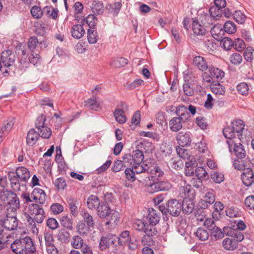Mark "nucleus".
Wrapping results in <instances>:
<instances>
[{
    "instance_id": "obj_1",
    "label": "nucleus",
    "mask_w": 254,
    "mask_h": 254,
    "mask_svg": "<svg viewBox=\"0 0 254 254\" xmlns=\"http://www.w3.org/2000/svg\"><path fill=\"white\" fill-rule=\"evenodd\" d=\"M19 207V200L15 193L11 194L6 206L0 204V223L6 229L14 230L17 228L19 220L16 214Z\"/></svg>"
},
{
    "instance_id": "obj_2",
    "label": "nucleus",
    "mask_w": 254,
    "mask_h": 254,
    "mask_svg": "<svg viewBox=\"0 0 254 254\" xmlns=\"http://www.w3.org/2000/svg\"><path fill=\"white\" fill-rule=\"evenodd\" d=\"M12 251L15 254H33L36 251L35 245L32 238L22 236L11 244Z\"/></svg>"
},
{
    "instance_id": "obj_3",
    "label": "nucleus",
    "mask_w": 254,
    "mask_h": 254,
    "mask_svg": "<svg viewBox=\"0 0 254 254\" xmlns=\"http://www.w3.org/2000/svg\"><path fill=\"white\" fill-rule=\"evenodd\" d=\"M244 127L245 125L242 120L235 121L232 122L231 127H227L223 129V134L227 139H244L243 131Z\"/></svg>"
},
{
    "instance_id": "obj_4",
    "label": "nucleus",
    "mask_w": 254,
    "mask_h": 254,
    "mask_svg": "<svg viewBox=\"0 0 254 254\" xmlns=\"http://www.w3.org/2000/svg\"><path fill=\"white\" fill-rule=\"evenodd\" d=\"M159 210L165 215L169 213L173 216H178L182 211V203L176 199H171L168 201L166 205L160 204L158 206Z\"/></svg>"
},
{
    "instance_id": "obj_5",
    "label": "nucleus",
    "mask_w": 254,
    "mask_h": 254,
    "mask_svg": "<svg viewBox=\"0 0 254 254\" xmlns=\"http://www.w3.org/2000/svg\"><path fill=\"white\" fill-rule=\"evenodd\" d=\"M28 212L29 217H27V221H35L37 223H41L46 217L43 207L38 204H29Z\"/></svg>"
},
{
    "instance_id": "obj_6",
    "label": "nucleus",
    "mask_w": 254,
    "mask_h": 254,
    "mask_svg": "<svg viewBox=\"0 0 254 254\" xmlns=\"http://www.w3.org/2000/svg\"><path fill=\"white\" fill-rule=\"evenodd\" d=\"M243 139L236 138L228 139L227 143L228 144L230 152H233L239 159L245 158L246 156V151L244 146L241 143Z\"/></svg>"
},
{
    "instance_id": "obj_7",
    "label": "nucleus",
    "mask_w": 254,
    "mask_h": 254,
    "mask_svg": "<svg viewBox=\"0 0 254 254\" xmlns=\"http://www.w3.org/2000/svg\"><path fill=\"white\" fill-rule=\"evenodd\" d=\"M46 117L43 114L39 116L35 122V127L39 131V136L44 138H49L51 135L52 131L45 124Z\"/></svg>"
},
{
    "instance_id": "obj_8",
    "label": "nucleus",
    "mask_w": 254,
    "mask_h": 254,
    "mask_svg": "<svg viewBox=\"0 0 254 254\" xmlns=\"http://www.w3.org/2000/svg\"><path fill=\"white\" fill-rule=\"evenodd\" d=\"M143 159L142 152L138 149L133 151L132 154H126L123 156L124 162L131 166L141 163Z\"/></svg>"
},
{
    "instance_id": "obj_9",
    "label": "nucleus",
    "mask_w": 254,
    "mask_h": 254,
    "mask_svg": "<svg viewBox=\"0 0 254 254\" xmlns=\"http://www.w3.org/2000/svg\"><path fill=\"white\" fill-rule=\"evenodd\" d=\"M176 151L179 156L184 160L188 161L185 162L186 167L187 168L196 166V160L193 156L189 154V151L183 148L178 147Z\"/></svg>"
},
{
    "instance_id": "obj_10",
    "label": "nucleus",
    "mask_w": 254,
    "mask_h": 254,
    "mask_svg": "<svg viewBox=\"0 0 254 254\" xmlns=\"http://www.w3.org/2000/svg\"><path fill=\"white\" fill-rule=\"evenodd\" d=\"M0 61L4 68L8 70L15 61L14 54L9 50L4 51L1 54Z\"/></svg>"
},
{
    "instance_id": "obj_11",
    "label": "nucleus",
    "mask_w": 254,
    "mask_h": 254,
    "mask_svg": "<svg viewBox=\"0 0 254 254\" xmlns=\"http://www.w3.org/2000/svg\"><path fill=\"white\" fill-rule=\"evenodd\" d=\"M244 159L238 158L234 160L233 166L235 169L238 170L245 171L247 168L254 167V163L250 159L248 158Z\"/></svg>"
},
{
    "instance_id": "obj_12",
    "label": "nucleus",
    "mask_w": 254,
    "mask_h": 254,
    "mask_svg": "<svg viewBox=\"0 0 254 254\" xmlns=\"http://www.w3.org/2000/svg\"><path fill=\"white\" fill-rule=\"evenodd\" d=\"M117 236L113 234H109L106 236L101 238L99 247L101 250H103L109 248L110 246L114 245Z\"/></svg>"
},
{
    "instance_id": "obj_13",
    "label": "nucleus",
    "mask_w": 254,
    "mask_h": 254,
    "mask_svg": "<svg viewBox=\"0 0 254 254\" xmlns=\"http://www.w3.org/2000/svg\"><path fill=\"white\" fill-rule=\"evenodd\" d=\"M225 235L233 238V240L238 242H241L244 238L243 234L240 231L235 229L231 227H224Z\"/></svg>"
},
{
    "instance_id": "obj_14",
    "label": "nucleus",
    "mask_w": 254,
    "mask_h": 254,
    "mask_svg": "<svg viewBox=\"0 0 254 254\" xmlns=\"http://www.w3.org/2000/svg\"><path fill=\"white\" fill-rule=\"evenodd\" d=\"M31 197L35 202L43 204L46 199V194L44 190L40 188H35L31 193Z\"/></svg>"
},
{
    "instance_id": "obj_15",
    "label": "nucleus",
    "mask_w": 254,
    "mask_h": 254,
    "mask_svg": "<svg viewBox=\"0 0 254 254\" xmlns=\"http://www.w3.org/2000/svg\"><path fill=\"white\" fill-rule=\"evenodd\" d=\"M252 168H247L241 176L243 184L247 187L251 186L254 182V175Z\"/></svg>"
},
{
    "instance_id": "obj_16",
    "label": "nucleus",
    "mask_w": 254,
    "mask_h": 254,
    "mask_svg": "<svg viewBox=\"0 0 254 254\" xmlns=\"http://www.w3.org/2000/svg\"><path fill=\"white\" fill-rule=\"evenodd\" d=\"M176 139L178 144L183 147L190 145L191 142L190 133L187 132H179L176 135Z\"/></svg>"
},
{
    "instance_id": "obj_17",
    "label": "nucleus",
    "mask_w": 254,
    "mask_h": 254,
    "mask_svg": "<svg viewBox=\"0 0 254 254\" xmlns=\"http://www.w3.org/2000/svg\"><path fill=\"white\" fill-rule=\"evenodd\" d=\"M148 211L146 222L154 225H157L160 219V213L153 208H149Z\"/></svg>"
},
{
    "instance_id": "obj_18",
    "label": "nucleus",
    "mask_w": 254,
    "mask_h": 254,
    "mask_svg": "<svg viewBox=\"0 0 254 254\" xmlns=\"http://www.w3.org/2000/svg\"><path fill=\"white\" fill-rule=\"evenodd\" d=\"M150 175L152 179L158 180V178L162 177L164 175L163 171L156 165H152L147 167V175Z\"/></svg>"
},
{
    "instance_id": "obj_19",
    "label": "nucleus",
    "mask_w": 254,
    "mask_h": 254,
    "mask_svg": "<svg viewBox=\"0 0 254 254\" xmlns=\"http://www.w3.org/2000/svg\"><path fill=\"white\" fill-rule=\"evenodd\" d=\"M97 215L101 218H106L113 211L106 201L101 202V204L97 207Z\"/></svg>"
},
{
    "instance_id": "obj_20",
    "label": "nucleus",
    "mask_w": 254,
    "mask_h": 254,
    "mask_svg": "<svg viewBox=\"0 0 254 254\" xmlns=\"http://www.w3.org/2000/svg\"><path fill=\"white\" fill-rule=\"evenodd\" d=\"M208 72L211 74L214 82L219 81L224 77L225 73L222 70L214 66H209Z\"/></svg>"
},
{
    "instance_id": "obj_21",
    "label": "nucleus",
    "mask_w": 254,
    "mask_h": 254,
    "mask_svg": "<svg viewBox=\"0 0 254 254\" xmlns=\"http://www.w3.org/2000/svg\"><path fill=\"white\" fill-rule=\"evenodd\" d=\"M214 194L211 190L208 191L203 196V199L200 202L201 207L205 209L208 207V204L210 205L215 202Z\"/></svg>"
},
{
    "instance_id": "obj_22",
    "label": "nucleus",
    "mask_w": 254,
    "mask_h": 254,
    "mask_svg": "<svg viewBox=\"0 0 254 254\" xmlns=\"http://www.w3.org/2000/svg\"><path fill=\"white\" fill-rule=\"evenodd\" d=\"M193 64L202 71H205L209 67L206 60L201 56L195 57L193 60Z\"/></svg>"
},
{
    "instance_id": "obj_23",
    "label": "nucleus",
    "mask_w": 254,
    "mask_h": 254,
    "mask_svg": "<svg viewBox=\"0 0 254 254\" xmlns=\"http://www.w3.org/2000/svg\"><path fill=\"white\" fill-rule=\"evenodd\" d=\"M72 37L76 39L81 38L85 33V30L81 24H76L71 29Z\"/></svg>"
},
{
    "instance_id": "obj_24",
    "label": "nucleus",
    "mask_w": 254,
    "mask_h": 254,
    "mask_svg": "<svg viewBox=\"0 0 254 254\" xmlns=\"http://www.w3.org/2000/svg\"><path fill=\"white\" fill-rule=\"evenodd\" d=\"M92 12L95 15H101L105 10L103 3L99 0H94L90 5Z\"/></svg>"
},
{
    "instance_id": "obj_25",
    "label": "nucleus",
    "mask_w": 254,
    "mask_h": 254,
    "mask_svg": "<svg viewBox=\"0 0 254 254\" xmlns=\"http://www.w3.org/2000/svg\"><path fill=\"white\" fill-rule=\"evenodd\" d=\"M15 173L19 177L21 182H26L30 178V175L29 170L24 167H20L16 169Z\"/></svg>"
},
{
    "instance_id": "obj_26",
    "label": "nucleus",
    "mask_w": 254,
    "mask_h": 254,
    "mask_svg": "<svg viewBox=\"0 0 254 254\" xmlns=\"http://www.w3.org/2000/svg\"><path fill=\"white\" fill-rule=\"evenodd\" d=\"M192 29L194 34L196 35H204L206 33V30L196 19H192Z\"/></svg>"
},
{
    "instance_id": "obj_27",
    "label": "nucleus",
    "mask_w": 254,
    "mask_h": 254,
    "mask_svg": "<svg viewBox=\"0 0 254 254\" xmlns=\"http://www.w3.org/2000/svg\"><path fill=\"white\" fill-rule=\"evenodd\" d=\"M182 206V210L186 214H190L194 209V207L193 201L190 198L184 199Z\"/></svg>"
},
{
    "instance_id": "obj_28",
    "label": "nucleus",
    "mask_w": 254,
    "mask_h": 254,
    "mask_svg": "<svg viewBox=\"0 0 254 254\" xmlns=\"http://www.w3.org/2000/svg\"><path fill=\"white\" fill-rule=\"evenodd\" d=\"M14 172H10L8 173V177L10 182L12 189L14 191H19L20 190V179L19 177Z\"/></svg>"
},
{
    "instance_id": "obj_29",
    "label": "nucleus",
    "mask_w": 254,
    "mask_h": 254,
    "mask_svg": "<svg viewBox=\"0 0 254 254\" xmlns=\"http://www.w3.org/2000/svg\"><path fill=\"white\" fill-rule=\"evenodd\" d=\"M39 134L37 132L35 129L32 128L27 133L26 137V142L27 144L30 146H33L39 138Z\"/></svg>"
},
{
    "instance_id": "obj_30",
    "label": "nucleus",
    "mask_w": 254,
    "mask_h": 254,
    "mask_svg": "<svg viewBox=\"0 0 254 254\" xmlns=\"http://www.w3.org/2000/svg\"><path fill=\"white\" fill-rule=\"evenodd\" d=\"M182 121L180 118L174 117L169 121V127L172 131L177 132L182 128Z\"/></svg>"
},
{
    "instance_id": "obj_31",
    "label": "nucleus",
    "mask_w": 254,
    "mask_h": 254,
    "mask_svg": "<svg viewBox=\"0 0 254 254\" xmlns=\"http://www.w3.org/2000/svg\"><path fill=\"white\" fill-rule=\"evenodd\" d=\"M87 207L90 209H97V207L101 204L98 197L95 195L90 196L87 200Z\"/></svg>"
},
{
    "instance_id": "obj_32",
    "label": "nucleus",
    "mask_w": 254,
    "mask_h": 254,
    "mask_svg": "<svg viewBox=\"0 0 254 254\" xmlns=\"http://www.w3.org/2000/svg\"><path fill=\"white\" fill-rule=\"evenodd\" d=\"M224 248L228 251H234L238 247V244L232 238H226L222 242Z\"/></svg>"
},
{
    "instance_id": "obj_33",
    "label": "nucleus",
    "mask_w": 254,
    "mask_h": 254,
    "mask_svg": "<svg viewBox=\"0 0 254 254\" xmlns=\"http://www.w3.org/2000/svg\"><path fill=\"white\" fill-rule=\"evenodd\" d=\"M67 203L69 207L70 211L71 214L74 216H76L78 214V207L77 204H78L77 200L74 199L71 197L68 198L67 199Z\"/></svg>"
},
{
    "instance_id": "obj_34",
    "label": "nucleus",
    "mask_w": 254,
    "mask_h": 254,
    "mask_svg": "<svg viewBox=\"0 0 254 254\" xmlns=\"http://www.w3.org/2000/svg\"><path fill=\"white\" fill-rule=\"evenodd\" d=\"M194 193V190L190 185H186L180 188V194L185 198H190Z\"/></svg>"
},
{
    "instance_id": "obj_35",
    "label": "nucleus",
    "mask_w": 254,
    "mask_h": 254,
    "mask_svg": "<svg viewBox=\"0 0 254 254\" xmlns=\"http://www.w3.org/2000/svg\"><path fill=\"white\" fill-rule=\"evenodd\" d=\"M122 7V3L121 2H116L112 4H108L106 8L109 13H112L114 16H116L121 8Z\"/></svg>"
},
{
    "instance_id": "obj_36",
    "label": "nucleus",
    "mask_w": 254,
    "mask_h": 254,
    "mask_svg": "<svg viewBox=\"0 0 254 254\" xmlns=\"http://www.w3.org/2000/svg\"><path fill=\"white\" fill-rule=\"evenodd\" d=\"M114 116L116 121L119 124H124L127 121L124 111L119 108L115 109L114 112Z\"/></svg>"
},
{
    "instance_id": "obj_37",
    "label": "nucleus",
    "mask_w": 254,
    "mask_h": 254,
    "mask_svg": "<svg viewBox=\"0 0 254 254\" xmlns=\"http://www.w3.org/2000/svg\"><path fill=\"white\" fill-rule=\"evenodd\" d=\"M176 114L180 118L181 121L185 122L190 117L189 114L187 112V108L184 106L179 107L177 109Z\"/></svg>"
},
{
    "instance_id": "obj_38",
    "label": "nucleus",
    "mask_w": 254,
    "mask_h": 254,
    "mask_svg": "<svg viewBox=\"0 0 254 254\" xmlns=\"http://www.w3.org/2000/svg\"><path fill=\"white\" fill-rule=\"evenodd\" d=\"M86 244L79 236H74L71 240V245L75 249H81Z\"/></svg>"
},
{
    "instance_id": "obj_39",
    "label": "nucleus",
    "mask_w": 254,
    "mask_h": 254,
    "mask_svg": "<svg viewBox=\"0 0 254 254\" xmlns=\"http://www.w3.org/2000/svg\"><path fill=\"white\" fill-rule=\"evenodd\" d=\"M131 237L130 233L128 231L125 230L120 233L119 237H117L118 239V244L120 246H123L127 243Z\"/></svg>"
},
{
    "instance_id": "obj_40",
    "label": "nucleus",
    "mask_w": 254,
    "mask_h": 254,
    "mask_svg": "<svg viewBox=\"0 0 254 254\" xmlns=\"http://www.w3.org/2000/svg\"><path fill=\"white\" fill-rule=\"evenodd\" d=\"M81 216L83 217L84 221L86 223L88 227H93L95 225V221L93 217L87 211H83L81 212Z\"/></svg>"
},
{
    "instance_id": "obj_41",
    "label": "nucleus",
    "mask_w": 254,
    "mask_h": 254,
    "mask_svg": "<svg viewBox=\"0 0 254 254\" xmlns=\"http://www.w3.org/2000/svg\"><path fill=\"white\" fill-rule=\"evenodd\" d=\"M211 34L216 39L222 38L224 31L221 25H215L211 28Z\"/></svg>"
},
{
    "instance_id": "obj_42",
    "label": "nucleus",
    "mask_w": 254,
    "mask_h": 254,
    "mask_svg": "<svg viewBox=\"0 0 254 254\" xmlns=\"http://www.w3.org/2000/svg\"><path fill=\"white\" fill-rule=\"evenodd\" d=\"M85 106L91 110H97L100 108L101 104L96 98H90L84 102Z\"/></svg>"
},
{
    "instance_id": "obj_43",
    "label": "nucleus",
    "mask_w": 254,
    "mask_h": 254,
    "mask_svg": "<svg viewBox=\"0 0 254 254\" xmlns=\"http://www.w3.org/2000/svg\"><path fill=\"white\" fill-rule=\"evenodd\" d=\"M156 225L146 222L144 232L148 237H152L157 234V231L155 227Z\"/></svg>"
},
{
    "instance_id": "obj_44",
    "label": "nucleus",
    "mask_w": 254,
    "mask_h": 254,
    "mask_svg": "<svg viewBox=\"0 0 254 254\" xmlns=\"http://www.w3.org/2000/svg\"><path fill=\"white\" fill-rule=\"evenodd\" d=\"M210 231H211V237L215 240L223 238L224 235L225 234L224 229L222 231L220 228L217 227L216 225Z\"/></svg>"
},
{
    "instance_id": "obj_45",
    "label": "nucleus",
    "mask_w": 254,
    "mask_h": 254,
    "mask_svg": "<svg viewBox=\"0 0 254 254\" xmlns=\"http://www.w3.org/2000/svg\"><path fill=\"white\" fill-rule=\"evenodd\" d=\"M98 34L96 30L93 29H89L88 30L87 40L90 44H95L98 41Z\"/></svg>"
},
{
    "instance_id": "obj_46",
    "label": "nucleus",
    "mask_w": 254,
    "mask_h": 254,
    "mask_svg": "<svg viewBox=\"0 0 254 254\" xmlns=\"http://www.w3.org/2000/svg\"><path fill=\"white\" fill-rule=\"evenodd\" d=\"M211 91L215 95H223L225 94V88L219 82L211 86Z\"/></svg>"
},
{
    "instance_id": "obj_47",
    "label": "nucleus",
    "mask_w": 254,
    "mask_h": 254,
    "mask_svg": "<svg viewBox=\"0 0 254 254\" xmlns=\"http://www.w3.org/2000/svg\"><path fill=\"white\" fill-rule=\"evenodd\" d=\"M196 236L201 241H205L209 237L208 231L202 228H198L195 232Z\"/></svg>"
},
{
    "instance_id": "obj_48",
    "label": "nucleus",
    "mask_w": 254,
    "mask_h": 254,
    "mask_svg": "<svg viewBox=\"0 0 254 254\" xmlns=\"http://www.w3.org/2000/svg\"><path fill=\"white\" fill-rule=\"evenodd\" d=\"M69 237V233L64 229H61L58 234V239L62 243L68 242Z\"/></svg>"
},
{
    "instance_id": "obj_49",
    "label": "nucleus",
    "mask_w": 254,
    "mask_h": 254,
    "mask_svg": "<svg viewBox=\"0 0 254 254\" xmlns=\"http://www.w3.org/2000/svg\"><path fill=\"white\" fill-rule=\"evenodd\" d=\"M221 8H219L215 5L209 9V12L211 17L215 19H219L222 15Z\"/></svg>"
},
{
    "instance_id": "obj_50",
    "label": "nucleus",
    "mask_w": 254,
    "mask_h": 254,
    "mask_svg": "<svg viewBox=\"0 0 254 254\" xmlns=\"http://www.w3.org/2000/svg\"><path fill=\"white\" fill-rule=\"evenodd\" d=\"M13 125V120L9 119L4 122V125L0 130L3 133L7 134L12 129Z\"/></svg>"
},
{
    "instance_id": "obj_51",
    "label": "nucleus",
    "mask_w": 254,
    "mask_h": 254,
    "mask_svg": "<svg viewBox=\"0 0 254 254\" xmlns=\"http://www.w3.org/2000/svg\"><path fill=\"white\" fill-rule=\"evenodd\" d=\"M223 28L226 32L229 34L235 33L237 30L235 24L231 21H228L225 22Z\"/></svg>"
},
{
    "instance_id": "obj_52",
    "label": "nucleus",
    "mask_w": 254,
    "mask_h": 254,
    "mask_svg": "<svg viewBox=\"0 0 254 254\" xmlns=\"http://www.w3.org/2000/svg\"><path fill=\"white\" fill-rule=\"evenodd\" d=\"M183 91L184 94L188 96H192L194 93L192 85L189 81H185L183 84Z\"/></svg>"
},
{
    "instance_id": "obj_53",
    "label": "nucleus",
    "mask_w": 254,
    "mask_h": 254,
    "mask_svg": "<svg viewBox=\"0 0 254 254\" xmlns=\"http://www.w3.org/2000/svg\"><path fill=\"white\" fill-rule=\"evenodd\" d=\"M233 18L238 23L243 24L245 22L246 16L240 10H237L233 14Z\"/></svg>"
},
{
    "instance_id": "obj_54",
    "label": "nucleus",
    "mask_w": 254,
    "mask_h": 254,
    "mask_svg": "<svg viewBox=\"0 0 254 254\" xmlns=\"http://www.w3.org/2000/svg\"><path fill=\"white\" fill-rule=\"evenodd\" d=\"M160 150L163 156H166L171 154L172 149L169 144L163 142L160 145Z\"/></svg>"
},
{
    "instance_id": "obj_55",
    "label": "nucleus",
    "mask_w": 254,
    "mask_h": 254,
    "mask_svg": "<svg viewBox=\"0 0 254 254\" xmlns=\"http://www.w3.org/2000/svg\"><path fill=\"white\" fill-rule=\"evenodd\" d=\"M38 44V40L36 37H31L28 42V48L31 53L37 52L36 47Z\"/></svg>"
},
{
    "instance_id": "obj_56",
    "label": "nucleus",
    "mask_w": 254,
    "mask_h": 254,
    "mask_svg": "<svg viewBox=\"0 0 254 254\" xmlns=\"http://www.w3.org/2000/svg\"><path fill=\"white\" fill-rule=\"evenodd\" d=\"M132 168L133 169L135 174H146L148 166L145 164L144 166L141 165V163L139 164L132 166Z\"/></svg>"
},
{
    "instance_id": "obj_57",
    "label": "nucleus",
    "mask_w": 254,
    "mask_h": 254,
    "mask_svg": "<svg viewBox=\"0 0 254 254\" xmlns=\"http://www.w3.org/2000/svg\"><path fill=\"white\" fill-rule=\"evenodd\" d=\"M89 228L83 221H79L77 225V231L82 235H86Z\"/></svg>"
},
{
    "instance_id": "obj_58",
    "label": "nucleus",
    "mask_w": 254,
    "mask_h": 254,
    "mask_svg": "<svg viewBox=\"0 0 254 254\" xmlns=\"http://www.w3.org/2000/svg\"><path fill=\"white\" fill-rule=\"evenodd\" d=\"M61 223L67 229L71 230L72 228V221L67 216H64L61 218Z\"/></svg>"
},
{
    "instance_id": "obj_59",
    "label": "nucleus",
    "mask_w": 254,
    "mask_h": 254,
    "mask_svg": "<svg viewBox=\"0 0 254 254\" xmlns=\"http://www.w3.org/2000/svg\"><path fill=\"white\" fill-rule=\"evenodd\" d=\"M127 64V59L121 57L116 58L112 62V65L116 67L124 66Z\"/></svg>"
},
{
    "instance_id": "obj_60",
    "label": "nucleus",
    "mask_w": 254,
    "mask_h": 254,
    "mask_svg": "<svg viewBox=\"0 0 254 254\" xmlns=\"http://www.w3.org/2000/svg\"><path fill=\"white\" fill-rule=\"evenodd\" d=\"M221 44L225 50H229L234 46V42L230 38L225 37L221 41Z\"/></svg>"
},
{
    "instance_id": "obj_61",
    "label": "nucleus",
    "mask_w": 254,
    "mask_h": 254,
    "mask_svg": "<svg viewBox=\"0 0 254 254\" xmlns=\"http://www.w3.org/2000/svg\"><path fill=\"white\" fill-rule=\"evenodd\" d=\"M125 174L126 179L131 182H134L136 179L135 174L132 168H127L125 171Z\"/></svg>"
},
{
    "instance_id": "obj_62",
    "label": "nucleus",
    "mask_w": 254,
    "mask_h": 254,
    "mask_svg": "<svg viewBox=\"0 0 254 254\" xmlns=\"http://www.w3.org/2000/svg\"><path fill=\"white\" fill-rule=\"evenodd\" d=\"M31 13L34 18L39 19L42 16L43 11L40 7L34 6L31 9Z\"/></svg>"
},
{
    "instance_id": "obj_63",
    "label": "nucleus",
    "mask_w": 254,
    "mask_h": 254,
    "mask_svg": "<svg viewBox=\"0 0 254 254\" xmlns=\"http://www.w3.org/2000/svg\"><path fill=\"white\" fill-rule=\"evenodd\" d=\"M243 60L242 56L239 53H234L230 57V62L235 65L240 64Z\"/></svg>"
},
{
    "instance_id": "obj_64",
    "label": "nucleus",
    "mask_w": 254,
    "mask_h": 254,
    "mask_svg": "<svg viewBox=\"0 0 254 254\" xmlns=\"http://www.w3.org/2000/svg\"><path fill=\"white\" fill-rule=\"evenodd\" d=\"M237 89L238 92L242 95L247 94L249 90V85L246 82L239 84L237 86Z\"/></svg>"
}]
</instances>
